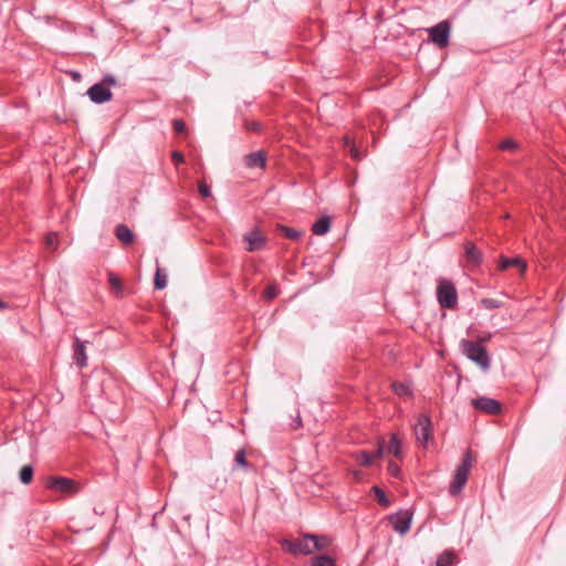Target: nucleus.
Listing matches in <instances>:
<instances>
[{"label":"nucleus","instance_id":"393cba45","mask_svg":"<svg viewBox=\"0 0 566 566\" xmlns=\"http://www.w3.org/2000/svg\"><path fill=\"white\" fill-rule=\"evenodd\" d=\"M154 284L157 290H163L167 285V275L159 268L156 271Z\"/></svg>","mask_w":566,"mask_h":566},{"label":"nucleus","instance_id":"a19ab883","mask_svg":"<svg viewBox=\"0 0 566 566\" xmlns=\"http://www.w3.org/2000/svg\"><path fill=\"white\" fill-rule=\"evenodd\" d=\"M344 145L348 148L352 147V145H355L354 142L352 140V138L349 136H345L344 137Z\"/></svg>","mask_w":566,"mask_h":566},{"label":"nucleus","instance_id":"58836bf2","mask_svg":"<svg viewBox=\"0 0 566 566\" xmlns=\"http://www.w3.org/2000/svg\"><path fill=\"white\" fill-rule=\"evenodd\" d=\"M349 153L355 160H360L363 158V155L359 153L355 145H352V147L349 148Z\"/></svg>","mask_w":566,"mask_h":566},{"label":"nucleus","instance_id":"a211bd4d","mask_svg":"<svg viewBox=\"0 0 566 566\" xmlns=\"http://www.w3.org/2000/svg\"><path fill=\"white\" fill-rule=\"evenodd\" d=\"M510 268H520V270L523 272L526 269V263L521 258H501L500 262V270L504 271Z\"/></svg>","mask_w":566,"mask_h":566},{"label":"nucleus","instance_id":"6e6552de","mask_svg":"<svg viewBox=\"0 0 566 566\" xmlns=\"http://www.w3.org/2000/svg\"><path fill=\"white\" fill-rule=\"evenodd\" d=\"M243 242L245 243V250L249 252H255L263 250L266 245V238L262 234L259 229H252L244 233Z\"/></svg>","mask_w":566,"mask_h":566},{"label":"nucleus","instance_id":"a878e982","mask_svg":"<svg viewBox=\"0 0 566 566\" xmlns=\"http://www.w3.org/2000/svg\"><path fill=\"white\" fill-rule=\"evenodd\" d=\"M280 231L284 237L291 240H297L302 234L298 230L285 226H281Z\"/></svg>","mask_w":566,"mask_h":566},{"label":"nucleus","instance_id":"37998d69","mask_svg":"<svg viewBox=\"0 0 566 566\" xmlns=\"http://www.w3.org/2000/svg\"><path fill=\"white\" fill-rule=\"evenodd\" d=\"M490 338V336H484L483 338H481V342H485Z\"/></svg>","mask_w":566,"mask_h":566},{"label":"nucleus","instance_id":"72a5a7b5","mask_svg":"<svg viewBox=\"0 0 566 566\" xmlns=\"http://www.w3.org/2000/svg\"><path fill=\"white\" fill-rule=\"evenodd\" d=\"M172 128L178 134L185 133L186 132V123L182 119H174Z\"/></svg>","mask_w":566,"mask_h":566},{"label":"nucleus","instance_id":"7c9ffc66","mask_svg":"<svg viewBox=\"0 0 566 566\" xmlns=\"http://www.w3.org/2000/svg\"><path fill=\"white\" fill-rule=\"evenodd\" d=\"M394 391L399 396H408L410 395L409 385L402 382H394L392 384Z\"/></svg>","mask_w":566,"mask_h":566},{"label":"nucleus","instance_id":"c85d7f7f","mask_svg":"<svg viewBox=\"0 0 566 566\" xmlns=\"http://www.w3.org/2000/svg\"><path fill=\"white\" fill-rule=\"evenodd\" d=\"M279 293H280V289H279V286H277L276 284H274V283H273V284H270V285L265 289V291H264V293H263V297H264L265 300H268V301H271V300L275 298V297L279 295Z\"/></svg>","mask_w":566,"mask_h":566},{"label":"nucleus","instance_id":"f257e3e1","mask_svg":"<svg viewBox=\"0 0 566 566\" xmlns=\"http://www.w3.org/2000/svg\"><path fill=\"white\" fill-rule=\"evenodd\" d=\"M462 353L483 370H489L491 360L489 353L484 346L480 343L462 339L460 343Z\"/></svg>","mask_w":566,"mask_h":566},{"label":"nucleus","instance_id":"ddd939ff","mask_svg":"<svg viewBox=\"0 0 566 566\" xmlns=\"http://www.w3.org/2000/svg\"><path fill=\"white\" fill-rule=\"evenodd\" d=\"M86 343L87 342L80 340L77 337L74 339L73 359L78 368H84L87 365Z\"/></svg>","mask_w":566,"mask_h":566},{"label":"nucleus","instance_id":"4468645a","mask_svg":"<svg viewBox=\"0 0 566 566\" xmlns=\"http://www.w3.org/2000/svg\"><path fill=\"white\" fill-rule=\"evenodd\" d=\"M244 164L249 168H264L266 165V154L264 150H258L248 154L244 157Z\"/></svg>","mask_w":566,"mask_h":566},{"label":"nucleus","instance_id":"f3484780","mask_svg":"<svg viewBox=\"0 0 566 566\" xmlns=\"http://www.w3.org/2000/svg\"><path fill=\"white\" fill-rule=\"evenodd\" d=\"M115 235L120 242H123L126 245L133 243L134 241V233L126 224L116 226Z\"/></svg>","mask_w":566,"mask_h":566},{"label":"nucleus","instance_id":"9b49d317","mask_svg":"<svg viewBox=\"0 0 566 566\" xmlns=\"http://www.w3.org/2000/svg\"><path fill=\"white\" fill-rule=\"evenodd\" d=\"M411 518L412 515L408 511L392 514L389 516V521L394 530L401 535H405L410 530Z\"/></svg>","mask_w":566,"mask_h":566},{"label":"nucleus","instance_id":"79ce46f5","mask_svg":"<svg viewBox=\"0 0 566 566\" xmlns=\"http://www.w3.org/2000/svg\"><path fill=\"white\" fill-rule=\"evenodd\" d=\"M7 307H8V305L0 300V310H4Z\"/></svg>","mask_w":566,"mask_h":566},{"label":"nucleus","instance_id":"f704fd0d","mask_svg":"<svg viewBox=\"0 0 566 566\" xmlns=\"http://www.w3.org/2000/svg\"><path fill=\"white\" fill-rule=\"evenodd\" d=\"M499 147L502 150H513V149H515L517 147V144L513 139H506V140H503L499 145Z\"/></svg>","mask_w":566,"mask_h":566},{"label":"nucleus","instance_id":"c9c22d12","mask_svg":"<svg viewBox=\"0 0 566 566\" xmlns=\"http://www.w3.org/2000/svg\"><path fill=\"white\" fill-rule=\"evenodd\" d=\"M198 190L201 197L208 198L211 196L210 187L206 182H199Z\"/></svg>","mask_w":566,"mask_h":566},{"label":"nucleus","instance_id":"b1692460","mask_svg":"<svg viewBox=\"0 0 566 566\" xmlns=\"http://www.w3.org/2000/svg\"><path fill=\"white\" fill-rule=\"evenodd\" d=\"M33 468L30 464L23 465L20 470V481L23 484H29L33 478Z\"/></svg>","mask_w":566,"mask_h":566},{"label":"nucleus","instance_id":"bb28decb","mask_svg":"<svg viewBox=\"0 0 566 566\" xmlns=\"http://www.w3.org/2000/svg\"><path fill=\"white\" fill-rule=\"evenodd\" d=\"M480 304L486 310H494L503 306V303L501 301L489 297L482 298Z\"/></svg>","mask_w":566,"mask_h":566},{"label":"nucleus","instance_id":"aec40b11","mask_svg":"<svg viewBox=\"0 0 566 566\" xmlns=\"http://www.w3.org/2000/svg\"><path fill=\"white\" fill-rule=\"evenodd\" d=\"M331 220L328 217L319 218L312 227V231L316 235H324L329 231Z\"/></svg>","mask_w":566,"mask_h":566},{"label":"nucleus","instance_id":"39448f33","mask_svg":"<svg viewBox=\"0 0 566 566\" xmlns=\"http://www.w3.org/2000/svg\"><path fill=\"white\" fill-rule=\"evenodd\" d=\"M429 41L439 49H444L450 43L451 23L448 20L440 21L438 24L426 29Z\"/></svg>","mask_w":566,"mask_h":566},{"label":"nucleus","instance_id":"412c9836","mask_svg":"<svg viewBox=\"0 0 566 566\" xmlns=\"http://www.w3.org/2000/svg\"><path fill=\"white\" fill-rule=\"evenodd\" d=\"M457 563V555L453 551H444L437 558L436 566H452Z\"/></svg>","mask_w":566,"mask_h":566},{"label":"nucleus","instance_id":"5701e85b","mask_svg":"<svg viewBox=\"0 0 566 566\" xmlns=\"http://www.w3.org/2000/svg\"><path fill=\"white\" fill-rule=\"evenodd\" d=\"M311 566H335V559L328 555H319L311 558Z\"/></svg>","mask_w":566,"mask_h":566},{"label":"nucleus","instance_id":"423d86ee","mask_svg":"<svg viewBox=\"0 0 566 566\" xmlns=\"http://www.w3.org/2000/svg\"><path fill=\"white\" fill-rule=\"evenodd\" d=\"M385 454V440L379 438L377 440V448L374 452H369L366 450H359L353 453L354 460L364 467H369L374 463L376 459L381 458Z\"/></svg>","mask_w":566,"mask_h":566},{"label":"nucleus","instance_id":"ea45409f","mask_svg":"<svg viewBox=\"0 0 566 566\" xmlns=\"http://www.w3.org/2000/svg\"><path fill=\"white\" fill-rule=\"evenodd\" d=\"M245 127L249 130H253V132H260V129H261V125L258 122L247 123Z\"/></svg>","mask_w":566,"mask_h":566},{"label":"nucleus","instance_id":"dca6fc26","mask_svg":"<svg viewBox=\"0 0 566 566\" xmlns=\"http://www.w3.org/2000/svg\"><path fill=\"white\" fill-rule=\"evenodd\" d=\"M464 252H465V256H467V260L474 264V265H478L481 263L482 261V254L481 252L478 250V248L475 247L474 243L472 242H467L464 244Z\"/></svg>","mask_w":566,"mask_h":566},{"label":"nucleus","instance_id":"20e7f679","mask_svg":"<svg viewBox=\"0 0 566 566\" xmlns=\"http://www.w3.org/2000/svg\"><path fill=\"white\" fill-rule=\"evenodd\" d=\"M313 534L304 533L295 539L284 538L281 545L284 551L296 556V555H311L313 554Z\"/></svg>","mask_w":566,"mask_h":566},{"label":"nucleus","instance_id":"1a4fd4ad","mask_svg":"<svg viewBox=\"0 0 566 566\" xmlns=\"http://www.w3.org/2000/svg\"><path fill=\"white\" fill-rule=\"evenodd\" d=\"M46 486L64 494H75L78 491L76 483L72 479L64 476L51 478Z\"/></svg>","mask_w":566,"mask_h":566},{"label":"nucleus","instance_id":"cd10ccee","mask_svg":"<svg viewBox=\"0 0 566 566\" xmlns=\"http://www.w3.org/2000/svg\"><path fill=\"white\" fill-rule=\"evenodd\" d=\"M373 492L376 495L378 503L385 507L389 505V500L386 493L379 486H373Z\"/></svg>","mask_w":566,"mask_h":566},{"label":"nucleus","instance_id":"7ed1b4c3","mask_svg":"<svg viewBox=\"0 0 566 566\" xmlns=\"http://www.w3.org/2000/svg\"><path fill=\"white\" fill-rule=\"evenodd\" d=\"M437 300L442 308L454 310L458 305V292L453 282L441 277L437 285Z\"/></svg>","mask_w":566,"mask_h":566},{"label":"nucleus","instance_id":"4c0bfd02","mask_svg":"<svg viewBox=\"0 0 566 566\" xmlns=\"http://www.w3.org/2000/svg\"><path fill=\"white\" fill-rule=\"evenodd\" d=\"M171 158L176 165H179L185 161V156L182 155V153L178 150H174L171 153Z\"/></svg>","mask_w":566,"mask_h":566},{"label":"nucleus","instance_id":"f8f14e48","mask_svg":"<svg viewBox=\"0 0 566 566\" xmlns=\"http://www.w3.org/2000/svg\"><path fill=\"white\" fill-rule=\"evenodd\" d=\"M87 95L90 99L95 104L106 103L113 97L111 88L101 83H96L91 86L87 91Z\"/></svg>","mask_w":566,"mask_h":566},{"label":"nucleus","instance_id":"c756f323","mask_svg":"<svg viewBox=\"0 0 566 566\" xmlns=\"http://www.w3.org/2000/svg\"><path fill=\"white\" fill-rule=\"evenodd\" d=\"M234 461L238 465L248 469L249 462L247 461V454L243 449H240L235 452Z\"/></svg>","mask_w":566,"mask_h":566},{"label":"nucleus","instance_id":"9d476101","mask_svg":"<svg viewBox=\"0 0 566 566\" xmlns=\"http://www.w3.org/2000/svg\"><path fill=\"white\" fill-rule=\"evenodd\" d=\"M472 406L486 415H499L502 411L500 401L489 397H479L472 400Z\"/></svg>","mask_w":566,"mask_h":566},{"label":"nucleus","instance_id":"0eeeda50","mask_svg":"<svg viewBox=\"0 0 566 566\" xmlns=\"http://www.w3.org/2000/svg\"><path fill=\"white\" fill-rule=\"evenodd\" d=\"M432 423L427 415H420L413 427V432L418 442L427 444L431 439Z\"/></svg>","mask_w":566,"mask_h":566},{"label":"nucleus","instance_id":"473e14b6","mask_svg":"<svg viewBox=\"0 0 566 566\" xmlns=\"http://www.w3.org/2000/svg\"><path fill=\"white\" fill-rule=\"evenodd\" d=\"M45 244L50 249H55L57 245V234L56 233H49L45 237Z\"/></svg>","mask_w":566,"mask_h":566},{"label":"nucleus","instance_id":"e433bc0d","mask_svg":"<svg viewBox=\"0 0 566 566\" xmlns=\"http://www.w3.org/2000/svg\"><path fill=\"white\" fill-rule=\"evenodd\" d=\"M117 83L116 78L113 76V75H105L101 82V84H104L105 86H107L108 88L111 86H115Z\"/></svg>","mask_w":566,"mask_h":566},{"label":"nucleus","instance_id":"2f4dec72","mask_svg":"<svg viewBox=\"0 0 566 566\" xmlns=\"http://www.w3.org/2000/svg\"><path fill=\"white\" fill-rule=\"evenodd\" d=\"M387 470L388 473L394 478H398L401 473L400 467L394 461L388 463Z\"/></svg>","mask_w":566,"mask_h":566},{"label":"nucleus","instance_id":"6ab92c4d","mask_svg":"<svg viewBox=\"0 0 566 566\" xmlns=\"http://www.w3.org/2000/svg\"><path fill=\"white\" fill-rule=\"evenodd\" d=\"M313 538H314L312 542L313 553L326 551L332 544V538L326 535L313 534Z\"/></svg>","mask_w":566,"mask_h":566},{"label":"nucleus","instance_id":"f03ea898","mask_svg":"<svg viewBox=\"0 0 566 566\" xmlns=\"http://www.w3.org/2000/svg\"><path fill=\"white\" fill-rule=\"evenodd\" d=\"M472 453L470 450H468L463 455L462 462L458 465L453 479L450 483L449 493L452 496L460 494L465 486L472 468Z\"/></svg>","mask_w":566,"mask_h":566},{"label":"nucleus","instance_id":"4be33fe9","mask_svg":"<svg viewBox=\"0 0 566 566\" xmlns=\"http://www.w3.org/2000/svg\"><path fill=\"white\" fill-rule=\"evenodd\" d=\"M108 283L112 289V291L117 295H123V282L122 280L113 272L108 273Z\"/></svg>","mask_w":566,"mask_h":566},{"label":"nucleus","instance_id":"2eb2a0df","mask_svg":"<svg viewBox=\"0 0 566 566\" xmlns=\"http://www.w3.org/2000/svg\"><path fill=\"white\" fill-rule=\"evenodd\" d=\"M385 453L392 454L396 458H401L402 455V444L401 440L398 438L396 433L390 436L389 442L385 443Z\"/></svg>","mask_w":566,"mask_h":566}]
</instances>
